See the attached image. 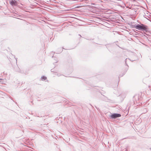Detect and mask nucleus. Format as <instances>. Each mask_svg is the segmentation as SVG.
<instances>
[{
	"label": "nucleus",
	"mask_w": 151,
	"mask_h": 151,
	"mask_svg": "<svg viewBox=\"0 0 151 151\" xmlns=\"http://www.w3.org/2000/svg\"><path fill=\"white\" fill-rule=\"evenodd\" d=\"M135 28L136 29L139 30L143 29L146 30L147 29V26L143 24H142L141 25L138 24L135 27Z\"/></svg>",
	"instance_id": "nucleus-1"
},
{
	"label": "nucleus",
	"mask_w": 151,
	"mask_h": 151,
	"mask_svg": "<svg viewBox=\"0 0 151 151\" xmlns=\"http://www.w3.org/2000/svg\"><path fill=\"white\" fill-rule=\"evenodd\" d=\"M121 116V114H114L111 115V117L112 118H116Z\"/></svg>",
	"instance_id": "nucleus-2"
},
{
	"label": "nucleus",
	"mask_w": 151,
	"mask_h": 151,
	"mask_svg": "<svg viewBox=\"0 0 151 151\" xmlns=\"http://www.w3.org/2000/svg\"><path fill=\"white\" fill-rule=\"evenodd\" d=\"M10 4L12 6L15 5H16V2L12 0L10 2Z\"/></svg>",
	"instance_id": "nucleus-3"
}]
</instances>
